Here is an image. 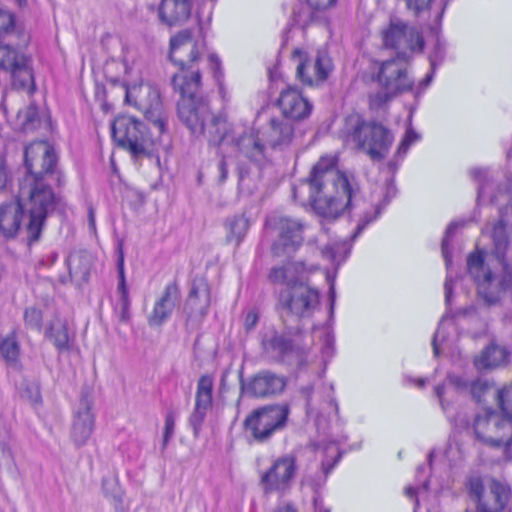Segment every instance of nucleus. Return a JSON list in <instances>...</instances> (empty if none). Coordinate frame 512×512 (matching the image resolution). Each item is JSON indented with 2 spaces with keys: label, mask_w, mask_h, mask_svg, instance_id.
I'll return each instance as SVG.
<instances>
[{
  "label": "nucleus",
  "mask_w": 512,
  "mask_h": 512,
  "mask_svg": "<svg viewBox=\"0 0 512 512\" xmlns=\"http://www.w3.org/2000/svg\"><path fill=\"white\" fill-rule=\"evenodd\" d=\"M335 156H323L314 165L309 179L293 189V196L309 202L326 218H337L353 204L358 192L354 179L336 168Z\"/></svg>",
  "instance_id": "1"
},
{
  "label": "nucleus",
  "mask_w": 512,
  "mask_h": 512,
  "mask_svg": "<svg viewBox=\"0 0 512 512\" xmlns=\"http://www.w3.org/2000/svg\"><path fill=\"white\" fill-rule=\"evenodd\" d=\"M385 48L397 52L396 58L381 63L378 81L388 94L413 92V82L408 76L406 64L411 55L422 51L424 40L421 33L399 18H391L381 30Z\"/></svg>",
  "instance_id": "2"
},
{
  "label": "nucleus",
  "mask_w": 512,
  "mask_h": 512,
  "mask_svg": "<svg viewBox=\"0 0 512 512\" xmlns=\"http://www.w3.org/2000/svg\"><path fill=\"white\" fill-rule=\"evenodd\" d=\"M34 145L41 158V170L34 173V241L38 238L46 216L53 211L55 195L49 183L57 169L58 153L55 148L57 132L48 111L34 115Z\"/></svg>",
  "instance_id": "3"
},
{
  "label": "nucleus",
  "mask_w": 512,
  "mask_h": 512,
  "mask_svg": "<svg viewBox=\"0 0 512 512\" xmlns=\"http://www.w3.org/2000/svg\"><path fill=\"white\" fill-rule=\"evenodd\" d=\"M494 242V253L503 262L502 272L496 275L484 264L483 255L475 252L467 259L468 271L477 283V293L487 305H497L503 296L512 293V261L505 262L509 252V241L506 225L502 220L497 221L491 232Z\"/></svg>",
  "instance_id": "4"
},
{
  "label": "nucleus",
  "mask_w": 512,
  "mask_h": 512,
  "mask_svg": "<svg viewBox=\"0 0 512 512\" xmlns=\"http://www.w3.org/2000/svg\"><path fill=\"white\" fill-rule=\"evenodd\" d=\"M342 134L347 143L354 144L372 160L386 157L394 141L392 133L385 126L365 121L358 114L346 117Z\"/></svg>",
  "instance_id": "5"
},
{
  "label": "nucleus",
  "mask_w": 512,
  "mask_h": 512,
  "mask_svg": "<svg viewBox=\"0 0 512 512\" xmlns=\"http://www.w3.org/2000/svg\"><path fill=\"white\" fill-rule=\"evenodd\" d=\"M201 45L193 39L190 30L178 32L170 40V59L181 70L193 68V64L199 60ZM201 75L199 71H191L187 75L184 71L174 75L172 84L174 91L180 96H195L198 92Z\"/></svg>",
  "instance_id": "6"
},
{
  "label": "nucleus",
  "mask_w": 512,
  "mask_h": 512,
  "mask_svg": "<svg viewBox=\"0 0 512 512\" xmlns=\"http://www.w3.org/2000/svg\"><path fill=\"white\" fill-rule=\"evenodd\" d=\"M30 144L23 149L25 176L19 183V191L13 201L0 205V232L7 238L17 235L24 216L28 218L27 229L32 230V163L29 158Z\"/></svg>",
  "instance_id": "7"
},
{
  "label": "nucleus",
  "mask_w": 512,
  "mask_h": 512,
  "mask_svg": "<svg viewBox=\"0 0 512 512\" xmlns=\"http://www.w3.org/2000/svg\"><path fill=\"white\" fill-rule=\"evenodd\" d=\"M177 106L180 119L197 137L207 134L209 142L219 144L228 135L236 134L224 115L214 116L206 123L209 110L203 98H180Z\"/></svg>",
  "instance_id": "8"
},
{
  "label": "nucleus",
  "mask_w": 512,
  "mask_h": 512,
  "mask_svg": "<svg viewBox=\"0 0 512 512\" xmlns=\"http://www.w3.org/2000/svg\"><path fill=\"white\" fill-rule=\"evenodd\" d=\"M294 137V127L286 119L272 118L262 126L256 137H241L237 145L250 158H257L264 152L265 147L284 148L291 144Z\"/></svg>",
  "instance_id": "9"
},
{
  "label": "nucleus",
  "mask_w": 512,
  "mask_h": 512,
  "mask_svg": "<svg viewBox=\"0 0 512 512\" xmlns=\"http://www.w3.org/2000/svg\"><path fill=\"white\" fill-rule=\"evenodd\" d=\"M112 137L116 144L133 157L147 155L153 141L145 125L130 116H119L112 124Z\"/></svg>",
  "instance_id": "10"
},
{
  "label": "nucleus",
  "mask_w": 512,
  "mask_h": 512,
  "mask_svg": "<svg viewBox=\"0 0 512 512\" xmlns=\"http://www.w3.org/2000/svg\"><path fill=\"white\" fill-rule=\"evenodd\" d=\"M297 473V458L293 454H284L260 473L259 485L265 495H284L291 489Z\"/></svg>",
  "instance_id": "11"
},
{
  "label": "nucleus",
  "mask_w": 512,
  "mask_h": 512,
  "mask_svg": "<svg viewBox=\"0 0 512 512\" xmlns=\"http://www.w3.org/2000/svg\"><path fill=\"white\" fill-rule=\"evenodd\" d=\"M123 71L124 78L120 86L125 96H134L135 94H145L146 96H158L159 92L148 82H144L141 71L135 65H129L126 61L110 59L105 63L104 73L109 84L117 86L118 76L115 72Z\"/></svg>",
  "instance_id": "12"
},
{
  "label": "nucleus",
  "mask_w": 512,
  "mask_h": 512,
  "mask_svg": "<svg viewBox=\"0 0 512 512\" xmlns=\"http://www.w3.org/2000/svg\"><path fill=\"white\" fill-rule=\"evenodd\" d=\"M476 437L488 444L500 446L512 436V419L492 410L479 412L473 422Z\"/></svg>",
  "instance_id": "13"
},
{
  "label": "nucleus",
  "mask_w": 512,
  "mask_h": 512,
  "mask_svg": "<svg viewBox=\"0 0 512 512\" xmlns=\"http://www.w3.org/2000/svg\"><path fill=\"white\" fill-rule=\"evenodd\" d=\"M0 70L10 73L12 87L17 93L32 94V68L30 58L11 46L0 43Z\"/></svg>",
  "instance_id": "14"
},
{
  "label": "nucleus",
  "mask_w": 512,
  "mask_h": 512,
  "mask_svg": "<svg viewBox=\"0 0 512 512\" xmlns=\"http://www.w3.org/2000/svg\"><path fill=\"white\" fill-rule=\"evenodd\" d=\"M468 488L480 512H501L509 499L507 488L495 480L484 483L474 477L469 480Z\"/></svg>",
  "instance_id": "15"
},
{
  "label": "nucleus",
  "mask_w": 512,
  "mask_h": 512,
  "mask_svg": "<svg viewBox=\"0 0 512 512\" xmlns=\"http://www.w3.org/2000/svg\"><path fill=\"white\" fill-rule=\"evenodd\" d=\"M288 410L284 406H266L253 411L245 420L247 430L258 441L267 440L286 422Z\"/></svg>",
  "instance_id": "16"
},
{
  "label": "nucleus",
  "mask_w": 512,
  "mask_h": 512,
  "mask_svg": "<svg viewBox=\"0 0 512 512\" xmlns=\"http://www.w3.org/2000/svg\"><path fill=\"white\" fill-rule=\"evenodd\" d=\"M293 55L299 59L296 75L306 86L321 85L333 69L330 57L324 52L319 51L314 59H308L301 50H295Z\"/></svg>",
  "instance_id": "17"
},
{
  "label": "nucleus",
  "mask_w": 512,
  "mask_h": 512,
  "mask_svg": "<svg viewBox=\"0 0 512 512\" xmlns=\"http://www.w3.org/2000/svg\"><path fill=\"white\" fill-rule=\"evenodd\" d=\"M280 303L295 315L308 316L319 305V292L304 283L295 284L280 293Z\"/></svg>",
  "instance_id": "18"
},
{
  "label": "nucleus",
  "mask_w": 512,
  "mask_h": 512,
  "mask_svg": "<svg viewBox=\"0 0 512 512\" xmlns=\"http://www.w3.org/2000/svg\"><path fill=\"white\" fill-rule=\"evenodd\" d=\"M277 239L272 251L280 256L295 251L303 242L304 225L297 219L280 217L275 223Z\"/></svg>",
  "instance_id": "19"
},
{
  "label": "nucleus",
  "mask_w": 512,
  "mask_h": 512,
  "mask_svg": "<svg viewBox=\"0 0 512 512\" xmlns=\"http://www.w3.org/2000/svg\"><path fill=\"white\" fill-rule=\"evenodd\" d=\"M213 387L214 379L210 375H202L197 382L195 407L190 416V424L195 435L199 433L207 412L212 406Z\"/></svg>",
  "instance_id": "20"
},
{
  "label": "nucleus",
  "mask_w": 512,
  "mask_h": 512,
  "mask_svg": "<svg viewBox=\"0 0 512 512\" xmlns=\"http://www.w3.org/2000/svg\"><path fill=\"white\" fill-rule=\"evenodd\" d=\"M95 425V416L92 412V403L87 399H81L75 412L71 438L76 446H83L92 435Z\"/></svg>",
  "instance_id": "21"
},
{
  "label": "nucleus",
  "mask_w": 512,
  "mask_h": 512,
  "mask_svg": "<svg viewBox=\"0 0 512 512\" xmlns=\"http://www.w3.org/2000/svg\"><path fill=\"white\" fill-rule=\"evenodd\" d=\"M317 269L318 265L315 264H306L303 261L289 262L273 267L269 273V279L272 283L286 285L289 289Z\"/></svg>",
  "instance_id": "22"
},
{
  "label": "nucleus",
  "mask_w": 512,
  "mask_h": 512,
  "mask_svg": "<svg viewBox=\"0 0 512 512\" xmlns=\"http://www.w3.org/2000/svg\"><path fill=\"white\" fill-rule=\"evenodd\" d=\"M193 0H160L159 5L148 4L154 11L157 7L160 20L169 25H181L191 16Z\"/></svg>",
  "instance_id": "23"
},
{
  "label": "nucleus",
  "mask_w": 512,
  "mask_h": 512,
  "mask_svg": "<svg viewBox=\"0 0 512 512\" xmlns=\"http://www.w3.org/2000/svg\"><path fill=\"white\" fill-rule=\"evenodd\" d=\"M180 303V292L176 284H168L161 297L155 302L153 310L148 317L152 327L160 326L171 316L173 310Z\"/></svg>",
  "instance_id": "24"
},
{
  "label": "nucleus",
  "mask_w": 512,
  "mask_h": 512,
  "mask_svg": "<svg viewBox=\"0 0 512 512\" xmlns=\"http://www.w3.org/2000/svg\"><path fill=\"white\" fill-rule=\"evenodd\" d=\"M284 387L285 381L282 377L266 372L255 376L247 385L246 391L257 397H265L282 392Z\"/></svg>",
  "instance_id": "25"
},
{
  "label": "nucleus",
  "mask_w": 512,
  "mask_h": 512,
  "mask_svg": "<svg viewBox=\"0 0 512 512\" xmlns=\"http://www.w3.org/2000/svg\"><path fill=\"white\" fill-rule=\"evenodd\" d=\"M70 278L77 284L86 282L92 267V257L86 252H73L67 259Z\"/></svg>",
  "instance_id": "26"
},
{
  "label": "nucleus",
  "mask_w": 512,
  "mask_h": 512,
  "mask_svg": "<svg viewBox=\"0 0 512 512\" xmlns=\"http://www.w3.org/2000/svg\"><path fill=\"white\" fill-rule=\"evenodd\" d=\"M44 334L59 351L70 349V336L65 320L57 316L51 319L45 325Z\"/></svg>",
  "instance_id": "27"
},
{
  "label": "nucleus",
  "mask_w": 512,
  "mask_h": 512,
  "mask_svg": "<svg viewBox=\"0 0 512 512\" xmlns=\"http://www.w3.org/2000/svg\"><path fill=\"white\" fill-rule=\"evenodd\" d=\"M277 104L283 115L293 120L307 117L312 109L307 98H278Z\"/></svg>",
  "instance_id": "28"
},
{
  "label": "nucleus",
  "mask_w": 512,
  "mask_h": 512,
  "mask_svg": "<svg viewBox=\"0 0 512 512\" xmlns=\"http://www.w3.org/2000/svg\"><path fill=\"white\" fill-rule=\"evenodd\" d=\"M449 382L458 390L468 392L477 401L493 388L487 380L480 378L470 381L462 376H450Z\"/></svg>",
  "instance_id": "29"
},
{
  "label": "nucleus",
  "mask_w": 512,
  "mask_h": 512,
  "mask_svg": "<svg viewBox=\"0 0 512 512\" xmlns=\"http://www.w3.org/2000/svg\"><path fill=\"white\" fill-rule=\"evenodd\" d=\"M118 301L116 304V311L121 322H128L130 320V297L129 290L126 285L125 273L123 267V257L119 259V283L117 287Z\"/></svg>",
  "instance_id": "30"
},
{
  "label": "nucleus",
  "mask_w": 512,
  "mask_h": 512,
  "mask_svg": "<svg viewBox=\"0 0 512 512\" xmlns=\"http://www.w3.org/2000/svg\"><path fill=\"white\" fill-rule=\"evenodd\" d=\"M506 350L497 345H490L475 358L478 369H491L502 365L507 360Z\"/></svg>",
  "instance_id": "31"
},
{
  "label": "nucleus",
  "mask_w": 512,
  "mask_h": 512,
  "mask_svg": "<svg viewBox=\"0 0 512 512\" xmlns=\"http://www.w3.org/2000/svg\"><path fill=\"white\" fill-rule=\"evenodd\" d=\"M250 220L245 215H235L226 221L227 240L239 245L247 234Z\"/></svg>",
  "instance_id": "32"
},
{
  "label": "nucleus",
  "mask_w": 512,
  "mask_h": 512,
  "mask_svg": "<svg viewBox=\"0 0 512 512\" xmlns=\"http://www.w3.org/2000/svg\"><path fill=\"white\" fill-rule=\"evenodd\" d=\"M19 354V345L13 334L0 341V355L11 368H19Z\"/></svg>",
  "instance_id": "33"
},
{
  "label": "nucleus",
  "mask_w": 512,
  "mask_h": 512,
  "mask_svg": "<svg viewBox=\"0 0 512 512\" xmlns=\"http://www.w3.org/2000/svg\"><path fill=\"white\" fill-rule=\"evenodd\" d=\"M446 52V46L444 42H441L439 39H437L432 52L430 53L429 60L432 71L428 73L425 78L419 83V88L417 90L413 89V92L421 93L423 87H427L433 78L434 69L437 65H439L444 57Z\"/></svg>",
  "instance_id": "34"
},
{
  "label": "nucleus",
  "mask_w": 512,
  "mask_h": 512,
  "mask_svg": "<svg viewBox=\"0 0 512 512\" xmlns=\"http://www.w3.org/2000/svg\"><path fill=\"white\" fill-rule=\"evenodd\" d=\"M263 344L266 351L275 357H280L291 349L290 341L286 337L278 334L272 335L270 338L266 339Z\"/></svg>",
  "instance_id": "35"
},
{
  "label": "nucleus",
  "mask_w": 512,
  "mask_h": 512,
  "mask_svg": "<svg viewBox=\"0 0 512 512\" xmlns=\"http://www.w3.org/2000/svg\"><path fill=\"white\" fill-rule=\"evenodd\" d=\"M404 1L406 3L407 9L409 11L413 12V14L417 16L420 13H422L423 11L427 10L431 6L433 0H404ZM448 2H449V0H440L439 15H438L439 18L442 17V15L448 5Z\"/></svg>",
  "instance_id": "36"
},
{
  "label": "nucleus",
  "mask_w": 512,
  "mask_h": 512,
  "mask_svg": "<svg viewBox=\"0 0 512 512\" xmlns=\"http://www.w3.org/2000/svg\"><path fill=\"white\" fill-rule=\"evenodd\" d=\"M497 399L502 410V415L512 419V383L504 386L497 392Z\"/></svg>",
  "instance_id": "37"
},
{
  "label": "nucleus",
  "mask_w": 512,
  "mask_h": 512,
  "mask_svg": "<svg viewBox=\"0 0 512 512\" xmlns=\"http://www.w3.org/2000/svg\"><path fill=\"white\" fill-rule=\"evenodd\" d=\"M323 453L327 456V459L322 462V468L324 473L327 474L337 463L340 453L337 445L334 443L328 445Z\"/></svg>",
  "instance_id": "38"
},
{
  "label": "nucleus",
  "mask_w": 512,
  "mask_h": 512,
  "mask_svg": "<svg viewBox=\"0 0 512 512\" xmlns=\"http://www.w3.org/2000/svg\"><path fill=\"white\" fill-rule=\"evenodd\" d=\"M420 140V135L415 132L411 127H409L405 133V136L400 142V145L397 149V155L403 156L408 151L409 147Z\"/></svg>",
  "instance_id": "39"
},
{
  "label": "nucleus",
  "mask_w": 512,
  "mask_h": 512,
  "mask_svg": "<svg viewBox=\"0 0 512 512\" xmlns=\"http://www.w3.org/2000/svg\"><path fill=\"white\" fill-rule=\"evenodd\" d=\"M145 116L158 129L160 134L164 133L166 123L160 107L146 111Z\"/></svg>",
  "instance_id": "40"
},
{
  "label": "nucleus",
  "mask_w": 512,
  "mask_h": 512,
  "mask_svg": "<svg viewBox=\"0 0 512 512\" xmlns=\"http://www.w3.org/2000/svg\"><path fill=\"white\" fill-rule=\"evenodd\" d=\"M14 27V15L0 7V37Z\"/></svg>",
  "instance_id": "41"
},
{
  "label": "nucleus",
  "mask_w": 512,
  "mask_h": 512,
  "mask_svg": "<svg viewBox=\"0 0 512 512\" xmlns=\"http://www.w3.org/2000/svg\"><path fill=\"white\" fill-rule=\"evenodd\" d=\"M457 226H458L457 222L451 223L447 227L445 236H444L443 241H442V253H443V257L445 259L447 267H449L450 262H451L450 255H449V250H448V241H449V238L453 235V233H454V231H455Z\"/></svg>",
  "instance_id": "42"
},
{
  "label": "nucleus",
  "mask_w": 512,
  "mask_h": 512,
  "mask_svg": "<svg viewBox=\"0 0 512 512\" xmlns=\"http://www.w3.org/2000/svg\"><path fill=\"white\" fill-rule=\"evenodd\" d=\"M19 129L26 132L32 125V110L28 107L24 112H19L17 115Z\"/></svg>",
  "instance_id": "43"
},
{
  "label": "nucleus",
  "mask_w": 512,
  "mask_h": 512,
  "mask_svg": "<svg viewBox=\"0 0 512 512\" xmlns=\"http://www.w3.org/2000/svg\"><path fill=\"white\" fill-rule=\"evenodd\" d=\"M174 428H175V418H174L173 414L169 413L166 415V418H165V428H164V435H163L164 446H166L168 441L173 436Z\"/></svg>",
  "instance_id": "44"
},
{
  "label": "nucleus",
  "mask_w": 512,
  "mask_h": 512,
  "mask_svg": "<svg viewBox=\"0 0 512 512\" xmlns=\"http://www.w3.org/2000/svg\"><path fill=\"white\" fill-rule=\"evenodd\" d=\"M445 323L442 321L437 329V331L434 334L433 340H432V346L434 354L437 356L439 354L440 344L445 339Z\"/></svg>",
  "instance_id": "45"
},
{
  "label": "nucleus",
  "mask_w": 512,
  "mask_h": 512,
  "mask_svg": "<svg viewBox=\"0 0 512 512\" xmlns=\"http://www.w3.org/2000/svg\"><path fill=\"white\" fill-rule=\"evenodd\" d=\"M380 213V208L375 206L372 212H366L357 225V233L365 228L371 221L375 220Z\"/></svg>",
  "instance_id": "46"
},
{
  "label": "nucleus",
  "mask_w": 512,
  "mask_h": 512,
  "mask_svg": "<svg viewBox=\"0 0 512 512\" xmlns=\"http://www.w3.org/2000/svg\"><path fill=\"white\" fill-rule=\"evenodd\" d=\"M9 180V171L6 163V158L0 155V192L7 186Z\"/></svg>",
  "instance_id": "47"
},
{
  "label": "nucleus",
  "mask_w": 512,
  "mask_h": 512,
  "mask_svg": "<svg viewBox=\"0 0 512 512\" xmlns=\"http://www.w3.org/2000/svg\"><path fill=\"white\" fill-rule=\"evenodd\" d=\"M16 383V389L19 393V395L26 400L32 399V392L30 390L29 385L26 383V381L21 377L20 379H15Z\"/></svg>",
  "instance_id": "48"
},
{
  "label": "nucleus",
  "mask_w": 512,
  "mask_h": 512,
  "mask_svg": "<svg viewBox=\"0 0 512 512\" xmlns=\"http://www.w3.org/2000/svg\"><path fill=\"white\" fill-rule=\"evenodd\" d=\"M259 320V315L256 310L252 309L247 312L244 319V328L246 331H251L255 328Z\"/></svg>",
  "instance_id": "49"
},
{
  "label": "nucleus",
  "mask_w": 512,
  "mask_h": 512,
  "mask_svg": "<svg viewBox=\"0 0 512 512\" xmlns=\"http://www.w3.org/2000/svg\"><path fill=\"white\" fill-rule=\"evenodd\" d=\"M307 2L312 8L321 10L332 6L336 0H307Z\"/></svg>",
  "instance_id": "50"
},
{
  "label": "nucleus",
  "mask_w": 512,
  "mask_h": 512,
  "mask_svg": "<svg viewBox=\"0 0 512 512\" xmlns=\"http://www.w3.org/2000/svg\"><path fill=\"white\" fill-rule=\"evenodd\" d=\"M338 250V245L336 247L327 246L321 251V253L324 258H327L331 261H336L338 259Z\"/></svg>",
  "instance_id": "51"
},
{
  "label": "nucleus",
  "mask_w": 512,
  "mask_h": 512,
  "mask_svg": "<svg viewBox=\"0 0 512 512\" xmlns=\"http://www.w3.org/2000/svg\"><path fill=\"white\" fill-rule=\"evenodd\" d=\"M57 253L56 252H50L46 258H41L39 261H38V266L39 267H43V268H46V267H49L51 266L57 259Z\"/></svg>",
  "instance_id": "52"
},
{
  "label": "nucleus",
  "mask_w": 512,
  "mask_h": 512,
  "mask_svg": "<svg viewBox=\"0 0 512 512\" xmlns=\"http://www.w3.org/2000/svg\"><path fill=\"white\" fill-rule=\"evenodd\" d=\"M201 294V297L203 298V306L200 307L199 313L200 315H204L209 305V292L206 286L201 290Z\"/></svg>",
  "instance_id": "53"
},
{
  "label": "nucleus",
  "mask_w": 512,
  "mask_h": 512,
  "mask_svg": "<svg viewBox=\"0 0 512 512\" xmlns=\"http://www.w3.org/2000/svg\"><path fill=\"white\" fill-rule=\"evenodd\" d=\"M273 512H297L296 507L289 502L280 503Z\"/></svg>",
  "instance_id": "54"
},
{
  "label": "nucleus",
  "mask_w": 512,
  "mask_h": 512,
  "mask_svg": "<svg viewBox=\"0 0 512 512\" xmlns=\"http://www.w3.org/2000/svg\"><path fill=\"white\" fill-rule=\"evenodd\" d=\"M405 494L409 498H415L414 512H418L419 501H418V498H417L418 491L416 490V488H414L412 486L406 487L405 488Z\"/></svg>",
  "instance_id": "55"
},
{
  "label": "nucleus",
  "mask_w": 512,
  "mask_h": 512,
  "mask_svg": "<svg viewBox=\"0 0 512 512\" xmlns=\"http://www.w3.org/2000/svg\"><path fill=\"white\" fill-rule=\"evenodd\" d=\"M452 287H453V281H452V279L449 276H447L445 284H444L445 300H446L447 304L450 303L451 294H452Z\"/></svg>",
  "instance_id": "56"
},
{
  "label": "nucleus",
  "mask_w": 512,
  "mask_h": 512,
  "mask_svg": "<svg viewBox=\"0 0 512 512\" xmlns=\"http://www.w3.org/2000/svg\"><path fill=\"white\" fill-rule=\"evenodd\" d=\"M199 290L196 288H193L190 292V295L188 297L187 304L192 308L195 309L197 307V300L199 298L198 295Z\"/></svg>",
  "instance_id": "57"
},
{
  "label": "nucleus",
  "mask_w": 512,
  "mask_h": 512,
  "mask_svg": "<svg viewBox=\"0 0 512 512\" xmlns=\"http://www.w3.org/2000/svg\"><path fill=\"white\" fill-rule=\"evenodd\" d=\"M471 175L475 178V179H478L479 181L482 179V178H485L486 177V172L482 169H472L471 170Z\"/></svg>",
  "instance_id": "58"
},
{
  "label": "nucleus",
  "mask_w": 512,
  "mask_h": 512,
  "mask_svg": "<svg viewBox=\"0 0 512 512\" xmlns=\"http://www.w3.org/2000/svg\"><path fill=\"white\" fill-rule=\"evenodd\" d=\"M219 169L221 172V180H225L227 177V167L224 159L219 163Z\"/></svg>",
  "instance_id": "59"
},
{
  "label": "nucleus",
  "mask_w": 512,
  "mask_h": 512,
  "mask_svg": "<svg viewBox=\"0 0 512 512\" xmlns=\"http://www.w3.org/2000/svg\"><path fill=\"white\" fill-rule=\"evenodd\" d=\"M315 509H316V512H330V510L327 508H324L322 503H320L318 500H315Z\"/></svg>",
  "instance_id": "60"
},
{
  "label": "nucleus",
  "mask_w": 512,
  "mask_h": 512,
  "mask_svg": "<svg viewBox=\"0 0 512 512\" xmlns=\"http://www.w3.org/2000/svg\"><path fill=\"white\" fill-rule=\"evenodd\" d=\"M209 59H210L211 63H213L216 67L220 66L221 62H220V59H219V57L217 55L211 54L209 56Z\"/></svg>",
  "instance_id": "61"
},
{
  "label": "nucleus",
  "mask_w": 512,
  "mask_h": 512,
  "mask_svg": "<svg viewBox=\"0 0 512 512\" xmlns=\"http://www.w3.org/2000/svg\"><path fill=\"white\" fill-rule=\"evenodd\" d=\"M287 93L300 94V92L297 89H295V88H288V89H283L280 92L279 96H285Z\"/></svg>",
  "instance_id": "62"
},
{
  "label": "nucleus",
  "mask_w": 512,
  "mask_h": 512,
  "mask_svg": "<svg viewBox=\"0 0 512 512\" xmlns=\"http://www.w3.org/2000/svg\"><path fill=\"white\" fill-rule=\"evenodd\" d=\"M435 391H436V394L438 395L440 401H442L443 387L437 386L435 388ZM441 404H443V402H441Z\"/></svg>",
  "instance_id": "63"
},
{
  "label": "nucleus",
  "mask_w": 512,
  "mask_h": 512,
  "mask_svg": "<svg viewBox=\"0 0 512 512\" xmlns=\"http://www.w3.org/2000/svg\"><path fill=\"white\" fill-rule=\"evenodd\" d=\"M484 189H485L484 186H480L478 188V199H481L484 197Z\"/></svg>",
  "instance_id": "64"
}]
</instances>
